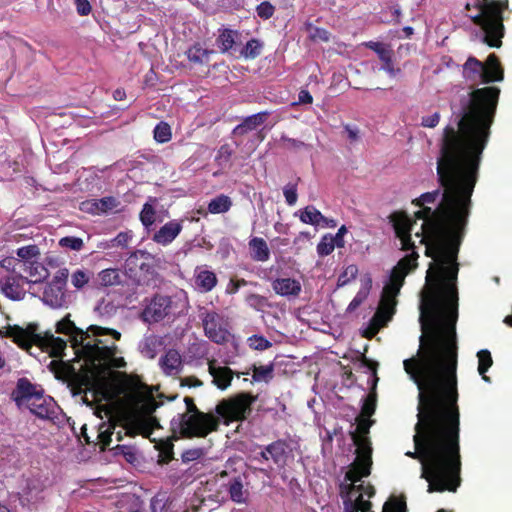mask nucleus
<instances>
[{"mask_svg":"<svg viewBox=\"0 0 512 512\" xmlns=\"http://www.w3.org/2000/svg\"><path fill=\"white\" fill-rule=\"evenodd\" d=\"M432 258L421 292L417 354L403 361L418 388L415 450L405 455L421 463L428 493L456 492L461 479L460 408L458 405V254Z\"/></svg>","mask_w":512,"mask_h":512,"instance_id":"1","label":"nucleus"},{"mask_svg":"<svg viewBox=\"0 0 512 512\" xmlns=\"http://www.w3.org/2000/svg\"><path fill=\"white\" fill-rule=\"evenodd\" d=\"M49 370L58 380L68 382L73 395H83L85 403L89 404L88 393L93 402L102 400L110 401L117 395L116 387L108 377L101 375L96 367L86 365L79 371L62 360H52L48 365Z\"/></svg>","mask_w":512,"mask_h":512,"instance_id":"2","label":"nucleus"},{"mask_svg":"<svg viewBox=\"0 0 512 512\" xmlns=\"http://www.w3.org/2000/svg\"><path fill=\"white\" fill-rule=\"evenodd\" d=\"M352 440L356 446V458L345 474V480L349 483L340 484V496L342 500L353 499L355 493L367 495L372 498L375 495V488L371 484L364 483L356 485L363 477H368L372 468V447L368 437H362L351 433Z\"/></svg>","mask_w":512,"mask_h":512,"instance_id":"3","label":"nucleus"},{"mask_svg":"<svg viewBox=\"0 0 512 512\" xmlns=\"http://www.w3.org/2000/svg\"><path fill=\"white\" fill-rule=\"evenodd\" d=\"M509 0H477V13L471 16L474 24L483 31V42L489 47L499 48L504 37L503 12L508 9Z\"/></svg>","mask_w":512,"mask_h":512,"instance_id":"4","label":"nucleus"},{"mask_svg":"<svg viewBox=\"0 0 512 512\" xmlns=\"http://www.w3.org/2000/svg\"><path fill=\"white\" fill-rule=\"evenodd\" d=\"M221 421L212 412L177 414L171 420V429L184 438H205L218 431Z\"/></svg>","mask_w":512,"mask_h":512,"instance_id":"5","label":"nucleus"},{"mask_svg":"<svg viewBox=\"0 0 512 512\" xmlns=\"http://www.w3.org/2000/svg\"><path fill=\"white\" fill-rule=\"evenodd\" d=\"M463 75L466 80L471 82L475 83L481 81L482 83L488 84L502 81L504 71L498 57L492 53L487 57L485 63L470 56L463 65Z\"/></svg>","mask_w":512,"mask_h":512,"instance_id":"6","label":"nucleus"},{"mask_svg":"<svg viewBox=\"0 0 512 512\" xmlns=\"http://www.w3.org/2000/svg\"><path fill=\"white\" fill-rule=\"evenodd\" d=\"M100 344H102L101 340H94L93 343H88L84 346V359L85 362L90 364V367H96L101 375L107 377V369L126 366L124 358L115 356L117 352L115 344L112 346Z\"/></svg>","mask_w":512,"mask_h":512,"instance_id":"7","label":"nucleus"},{"mask_svg":"<svg viewBox=\"0 0 512 512\" xmlns=\"http://www.w3.org/2000/svg\"><path fill=\"white\" fill-rule=\"evenodd\" d=\"M257 397L248 392H240L221 400L215 407L217 416L226 424L244 421L252 412V404Z\"/></svg>","mask_w":512,"mask_h":512,"instance_id":"8","label":"nucleus"},{"mask_svg":"<svg viewBox=\"0 0 512 512\" xmlns=\"http://www.w3.org/2000/svg\"><path fill=\"white\" fill-rule=\"evenodd\" d=\"M56 332L60 334L69 335L73 340V345L75 347H81V353L84 356V346L88 343H93L91 341V335L93 336H102V335H111L116 340L121 338V333L117 330L104 328L97 325H90L86 331L78 328L73 321L70 320V314L66 315L63 319H61L56 324Z\"/></svg>","mask_w":512,"mask_h":512,"instance_id":"9","label":"nucleus"},{"mask_svg":"<svg viewBox=\"0 0 512 512\" xmlns=\"http://www.w3.org/2000/svg\"><path fill=\"white\" fill-rule=\"evenodd\" d=\"M0 336L10 338L16 343L21 349L29 352L30 349L36 345L39 346L41 343V334L38 332V325L30 323L26 328H22L18 325L7 326L5 330H0Z\"/></svg>","mask_w":512,"mask_h":512,"instance_id":"10","label":"nucleus"},{"mask_svg":"<svg viewBox=\"0 0 512 512\" xmlns=\"http://www.w3.org/2000/svg\"><path fill=\"white\" fill-rule=\"evenodd\" d=\"M205 335L216 344L228 342L230 333L226 328L223 317L216 311L202 308L200 311Z\"/></svg>","mask_w":512,"mask_h":512,"instance_id":"11","label":"nucleus"},{"mask_svg":"<svg viewBox=\"0 0 512 512\" xmlns=\"http://www.w3.org/2000/svg\"><path fill=\"white\" fill-rule=\"evenodd\" d=\"M172 309V299L169 296L156 294L141 313L144 322L158 323L165 319Z\"/></svg>","mask_w":512,"mask_h":512,"instance_id":"12","label":"nucleus"},{"mask_svg":"<svg viewBox=\"0 0 512 512\" xmlns=\"http://www.w3.org/2000/svg\"><path fill=\"white\" fill-rule=\"evenodd\" d=\"M389 221L393 226L395 235L401 241V250L409 251V249L416 248L411 239V231L413 221L404 211H395L390 214Z\"/></svg>","mask_w":512,"mask_h":512,"instance_id":"13","label":"nucleus"},{"mask_svg":"<svg viewBox=\"0 0 512 512\" xmlns=\"http://www.w3.org/2000/svg\"><path fill=\"white\" fill-rule=\"evenodd\" d=\"M25 284H29L28 277L20 274H7L0 280L2 293L9 299L19 301L26 295Z\"/></svg>","mask_w":512,"mask_h":512,"instance_id":"14","label":"nucleus"},{"mask_svg":"<svg viewBox=\"0 0 512 512\" xmlns=\"http://www.w3.org/2000/svg\"><path fill=\"white\" fill-rule=\"evenodd\" d=\"M41 393H44L42 388H38L37 385L33 384L28 378H19L16 382V387L12 391L11 397L18 407L21 405L28 404Z\"/></svg>","mask_w":512,"mask_h":512,"instance_id":"15","label":"nucleus"},{"mask_svg":"<svg viewBox=\"0 0 512 512\" xmlns=\"http://www.w3.org/2000/svg\"><path fill=\"white\" fill-rule=\"evenodd\" d=\"M269 115L270 112L261 111L245 117L242 122L232 130V136L236 139L235 144L239 146L242 143V138L249 132L256 130L261 126L268 119Z\"/></svg>","mask_w":512,"mask_h":512,"instance_id":"16","label":"nucleus"},{"mask_svg":"<svg viewBox=\"0 0 512 512\" xmlns=\"http://www.w3.org/2000/svg\"><path fill=\"white\" fill-rule=\"evenodd\" d=\"M29 411L43 420H53L56 417V403L50 396L41 393L27 404Z\"/></svg>","mask_w":512,"mask_h":512,"instance_id":"17","label":"nucleus"},{"mask_svg":"<svg viewBox=\"0 0 512 512\" xmlns=\"http://www.w3.org/2000/svg\"><path fill=\"white\" fill-rule=\"evenodd\" d=\"M365 46L378 55L383 63L381 68L386 71L389 76L395 77L401 72L400 68L394 67L393 51L387 45L381 42L369 41L365 43Z\"/></svg>","mask_w":512,"mask_h":512,"instance_id":"18","label":"nucleus"},{"mask_svg":"<svg viewBox=\"0 0 512 512\" xmlns=\"http://www.w3.org/2000/svg\"><path fill=\"white\" fill-rule=\"evenodd\" d=\"M182 229L183 220H171L153 234L152 240L159 245L167 246L178 237Z\"/></svg>","mask_w":512,"mask_h":512,"instance_id":"19","label":"nucleus"},{"mask_svg":"<svg viewBox=\"0 0 512 512\" xmlns=\"http://www.w3.org/2000/svg\"><path fill=\"white\" fill-rule=\"evenodd\" d=\"M208 371L212 376V383L220 390H226L232 382L233 371L227 366H217L216 360L208 361Z\"/></svg>","mask_w":512,"mask_h":512,"instance_id":"20","label":"nucleus"},{"mask_svg":"<svg viewBox=\"0 0 512 512\" xmlns=\"http://www.w3.org/2000/svg\"><path fill=\"white\" fill-rule=\"evenodd\" d=\"M43 302L54 309L67 307L68 295L66 288L48 284L43 292Z\"/></svg>","mask_w":512,"mask_h":512,"instance_id":"21","label":"nucleus"},{"mask_svg":"<svg viewBox=\"0 0 512 512\" xmlns=\"http://www.w3.org/2000/svg\"><path fill=\"white\" fill-rule=\"evenodd\" d=\"M159 364L166 375L174 376L182 370V358L175 349H169L165 355L160 358Z\"/></svg>","mask_w":512,"mask_h":512,"instance_id":"22","label":"nucleus"},{"mask_svg":"<svg viewBox=\"0 0 512 512\" xmlns=\"http://www.w3.org/2000/svg\"><path fill=\"white\" fill-rule=\"evenodd\" d=\"M194 281L196 288L200 292L207 293L216 287L218 278L213 271L197 267L195 269Z\"/></svg>","mask_w":512,"mask_h":512,"instance_id":"23","label":"nucleus"},{"mask_svg":"<svg viewBox=\"0 0 512 512\" xmlns=\"http://www.w3.org/2000/svg\"><path fill=\"white\" fill-rule=\"evenodd\" d=\"M272 288L280 296L296 297L301 292V283L292 278H277L272 282Z\"/></svg>","mask_w":512,"mask_h":512,"instance_id":"24","label":"nucleus"},{"mask_svg":"<svg viewBox=\"0 0 512 512\" xmlns=\"http://www.w3.org/2000/svg\"><path fill=\"white\" fill-rule=\"evenodd\" d=\"M289 444L285 439H278L266 446L270 459L277 466H284L289 453Z\"/></svg>","mask_w":512,"mask_h":512,"instance_id":"25","label":"nucleus"},{"mask_svg":"<svg viewBox=\"0 0 512 512\" xmlns=\"http://www.w3.org/2000/svg\"><path fill=\"white\" fill-rule=\"evenodd\" d=\"M157 204L158 198L150 196L148 197L147 201L143 204L142 209L139 213V220L146 230H150V228L157 221H161L157 217Z\"/></svg>","mask_w":512,"mask_h":512,"instance_id":"26","label":"nucleus"},{"mask_svg":"<svg viewBox=\"0 0 512 512\" xmlns=\"http://www.w3.org/2000/svg\"><path fill=\"white\" fill-rule=\"evenodd\" d=\"M66 341L60 337H55L51 333L41 335L40 348L46 349L52 357H61L66 349Z\"/></svg>","mask_w":512,"mask_h":512,"instance_id":"27","label":"nucleus"},{"mask_svg":"<svg viewBox=\"0 0 512 512\" xmlns=\"http://www.w3.org/2000/svg\"><path fill=\"white\" fill-rule=\"evenodd\" d=\"M44 484L38 479L28 480L27 485L22 493V502H27L28 504H37L41 500L44 499Z\"/></svg>","mask_w":512,"mask_h":512,"instance_id":"28","label":"nucleus"},{"mask_svg":"<svg viewBox=\"0 0 512 512\" xmlns=\"http://www.w3.org/2000/svg\"><path fill=\"white\" fill-rule=\"evenodd\" d=\"M23 263L25 265H22V271L27 273L30 277L28 278L29 283H40L48 278L49 272L42 263L35 260Z\"/></svg>","mask_w":512,"mask_h":512,"instance_id":"29","label":"nucleus"},{"mask_svg":"<svg viewBox=\"0 0 512 512\" xmlns=\"http://www.w3.org/2000/svg\"><path fill=\"white\" fill-rule=\"evenodd\" d=\"M238 37V31L229 28H220L216 38V45L219 48V51L224 54L232 50L236 45Z\"/></svg>","mask_w":512,"mask_h":512,"instance_id":"30","label":"nucleus"},{"mask_svg":"<svg viewBox=\"0 0 512 512\" xmlns=\"http://www.w3.org/2000/svg\"><path fill=\"white\" fill-rule=\"evenodd\" d=\"M251 258L254 261L265 262L270 258L267 242L261 237H252L248 242Z\"/></svg>","mask_w":512,"mask_h":512,"instance_id":"31","label":"nucleus"},{"mask_svg":"<svg viewBox=\"0 0 512 512\" xmlns=\"http://www.w3.org/2000/svg\"><path fill=\"white\" fill-rule=\"evenodd\" d=\"M115 427L116 424L111 422H103L99 425L96 435L97 442H95V444L99 446L100 451L103 452L109 447L112 441V435L114 434Z\"/></svg>","mask_w":512,"mask_h":512,"instance_id":"32","label":"nucleus"},{"mask_svg":"<svg viewBox=\"0 0 512 512\" xmlns=\"http://www.w3.org/2000/svg\"><path fill=\"white\" fill-rule=\"evenodd\" d=\"M344 512H374L372 510V503L369 500H364L362 494H358L355 499H344Z\"/></svg>","mask_w":512,"mask_h":512,"instance_id":"33","label":"nucleus"},{"mask_svg":"<svg viewBox=\"0 0 512 512\" xmlns=\"http://www.w3.org/2000/svg\"><path fill=\"white\" fill-rule=\"evenodd\" d=\"M228 493L235 503L246 502V491L243 489V482L240 476L232 478L228 483Z\"/></svg>","mask_w":512,"mask_h":512,"instance_id":"34","label":"nucleus"},{"mask_svg":"<svg viewBox=\"0 0 512 512\" xmlns=\"http://www.w3.org/2000/svg\"><path fill=\"white\" fill-rule=\"evenodd\" d=\"M212 53L213 51L204 49L200 43H196L186 51V56L190 62L202 64L208 62Z\"/></svg>","mask_w":512,"mask_h":512,"instance_id":"35","label":"nucleus"},{"mask_svg":"<svg viewBox=\"0 0 512 512\" xmlns=\"http://www.w3.org/2000/svg\"><path fill=\"white\" fill-rule=\"evenodd\" d=\"M232 206L231 199L224 194L213 198L208 204V211L211 214H222L227 212Z\"/></svg>","mask_w":512,"mask_h":512,"instance_id":"36","label":"nucleus"},{"mask_svg":"<svg viewBox=\"0 0 512 512\" xmlns=\"http://www.w3.org/2000/svg\"><path fill=\"white\" fill-rule=\"evenodd\" d=\"M394 314L395 313L391 311V308L386 309V307L378 306L375 314L371 319V326L375 328V332H377L378 329L386 326Z\"/></svg>","mask_w":512,"mask_h":512,"instance_id":"37","label":"nucleus"},{"mask_svg":"<svg viewBox=\"0 0 512 512\" xmlns=\"http://www.w3.org/2000/svg\"><path fill=\"white\" fill-rule=\"evenodd\" d=\"M300 221L304 224L320 225L321 219H324V215L314 206H306L300 211Z\"/></svg>","mask_w":512,"mask_h":512,"instance_id":"38","label":"nucleus"},{"mask_svg":"<svg viewBox=\"0 0 512 512\" xmlns=\"http://www.w3.org/2000/svg\"><path fill=\"white\" fill-rule=\"evenodd\" d=\"M263 46V42L259 39L252 38L241 49L240 56L245 59H255L262 53Z\"/></svg>","mask_w":512,"mask_h":512,"instance_id":"39","label":"nucleus"},{"mask_svg":"<svg viewBox=\"0 0 512 512\" xmlns=\"http://www.w3.org/2000/svg\"><path fill=\"white\" fill-rule=\"evenodd\" d=\"M411 253L405 255L401 258L397 264L394 266L396 269L405 272L408 275L411 271H413L417 266V260L419 258L418 253L415 251V248L410 249Z\"/></svg>","mask_w":512,"mask_h":512,"instance_id":"40","label":"nucleus"},{"mask_svg":"<svg viewBox=\"0 0 512 512\" xmlns=\"http://www.w3.org/2000/svg\"><path fill=\"white\" fill-rule=\"evenodd\" d=\"M478 357V372L485 382H490V378L486 375V372L493 364V359L490 351L483 349L477 353Z\"/></svg>","mask_w":512,"mask_h":512,"instance_id":"41","label":"nucleus"},{"mask_svg":"<svg viewBox=\"0 0 512 512\" xmlns=\"http://www.w3.org/2000/svg\"><path fill=\"white\" fill-rule=\"evenodd\" d=\"M253 370V380L255 382L265 381L269 382L274 376V364L270 363L269 365L264 366H256L252 365Z\"/></svg>","mask_w":512,"mask_h":512,"instance_id":"42","label":"nucleus"},{"mask_svg":"<svg viewBox=\"0 0 512 512\" xmlns=\"http://www.w3.org/2000/svg\"><path fill=\"white\" fill-rule=\"evenodd\" d=\"M99 281L104 286H113L121 283V275L118 269H104L99 273Z\"/></svg>","mask_w":512,"mask_h":512,"instance_id":"43","label":"nucleus"},{"mask_svg":"<svg viewBox=\"0 0 512 512\" xmlns=\"http://www.w3.org/2000/svg\"><path fill=\"white\" fill-rule=\"evenodd\" d=\"M372 285V280L370 277L367 278L366 286L365 288L360 289L355 297L352 299V301L349 303L346 311L351 313L355 311L368 297L369 290Z\"/></svg>","mask_w":512,"mask_h":512,"instance_id":"44","label":"nucleus"},{"mask_svg":"<svg viewBox=\"0 0 512 512\" xmlns=\"http://www.w3.org/2000/svg\"><path fill=\"white\" fill-rule=\"evenodd\" d=\"M22 265L25 264L13 256L5 257L0 261V267L4 269L7 274H20L22 272Z\"/></svg>","mask_w":512,"mask_h":512,"instance_id":"45","label":"nucleus"},{"mask_svg":"<svg viewBox=\"0 0 512 512\" xmlns=\"http://www.w3.org/2000/svg\"><path fill=\"white\" fill-rule=\"evenodd\" d=\"M154 139L158 143H166L170 141L172 137L171 127L168 123L161 121L154 128Z\"/></svg>","mask_w":512,"mask_h":512,"instance_id":"46","label":"nucleus"},{"mask_svg":"<svg viewBox=\"0 0 512 512\" xmlns=\"http://www.w3.org/2000/svg\"><path fill=\"white\" fill-rule=\"evenodd\" d=\"M16 255L22 262L33 261L32 259L37 258L40 255V250L37 245H27L18 248L16 250Z\"/></svg>","mask_w":512,"mask_h":512,"instance_id":"47","label":"nucleus"},{"mask_svg":"<svg viewBox=\"0 0 512 512\" xmlns=\"http://www.w3.org/2000/svg\"><path fill=\"white\" fill-rule=\"evenodd\" d=\"M406 501L404 497H392L383 506L382 512H406Z\"/></svg>","mask_w":512,"mask_h":512,"instance_id":"48","label":"nucleus"},{"mask_svg":"<svg viewBox=\"0 0 512 512\" xmlns=\"http://www.w3.org/2000/svg\"><path fill=\"white\" fill-rule=\"evenodd\" d=\"M376 394L374 392L368 394L363 401L361 413L359 416L369 418L375 413L376 410Z\"/></svg>","mask_w":512,"mask_h":512,"instance_id":"49","label":"nucleus"},{"mask_svg":"<svg viewBox=\"0 0 512 512\" xmlns=\"http://www.w3.org/2000/svg\"><path fill=\"white\" fill-rule=\"evenodd\" d=\"M151 510L152 512H175L173 502L159 496L151 500Z\"/></svg>","mask_w":512,"mask_h":512,"instance_id":"50","label":"nucleus"},{"mask_svg":"<svg viewBox=\"0 0 512 512\" xmlns=\"http://www.w3.org/2000/svg\"><path fill=\"white\" fill-rule=\"evenodd\" d=\"M335 246L332 241V235L326 234L317 245V253L321 257L328 256L334 251Z\"/></svg>","mask_w":512,"mask_h":512,"instance_id":"51","label":"nucleus"},{"mask_svg":"<svg viewBox=\"0 0 512 512\" xmlns=\"http://www.w3.org/2000/svg\"><path fill=\"white\" fill-rule=\"evenodd\" d=\"M249 347L253 350L263 351L272 346V343L261 335H252L248 338Z\"/></svg>","mask_w":512,"mask_h":512,"instance_id":"52","label":"nucleus"},{"mask_svg":"<svg viewBox=\"0 0 512 512\" xmlns=\"http://www.w3.org/2000/svg\"><path fill=\"white\" fill-rule=\"evenodd\" d=\"M59 245L63 248H69L74 251H80L84 246V242L79 237L66 236L59 240Z\"/></svg>","mask_w":512,"mask_h":512,"instance_id":"53","label":"nucleus"},{"mask_svg":"<svg viewBox=\"0 0 512 512\" xmlns=\"http://www.w3.org/2000/svg\"><path fill=\"white\" fill-rule=\"evenodd\" d=\"M358 275V267L355 264L348 265L338 278V285L344 286Z\"/></svg>","mask_w":512,"mask_h":512,"instance_id":"54","label":"nucleus"},{"mask_svg":"<svg viewBox=\"0 0 512 512\" xmlns=\"http://www.w3.org/2000/svg\"><path fill=\"white\" fill-rule=\"evenodd\" d=\"M89 280V273L80 269L76 270L71 276L72 285L77 289L83 288L89 282Z\"/></svg>","mask_w":512,"mask_h":512,"instance_id":"55","label":"nucleus"},{"mask_svg":"<svg viewBox=\"0 0 512 512\" xmlns=\"http://www.w3.org/2000/svg\"><path fill=\"white\" fill-rule=\"evenodd\" d=\"M356 421H357V430L354 431L353 433H356L357 435L362 436V437H366V435L369 433L370 427L373 425L374 421L369 418L362 417V416H358Z\"/></svg>","mask_w":512,"mask_h":512,"instance_id":"56","label":"nucleus"},{"mask_svg":"<svg viewBox=\"0 0 512 512\" xmlns=\"http://www.w3.org/2000/svg\"><path fill=\"white\" fill-rule=\"evenodd\" d=\"M256 12L260 18L268 20L274 15L275 7L270 2L263 1L256 7Z\"/></svg>","mask_w":512,"mask_h":512,"instance_id":"57","label":"nucleus"},{"mask_svg":"<svg viewBox=\"0 0 512 512\" xmlns=\"http://www.w3.org/2000/svg\"><path fill=\"white\" fill-rule=\"evenodd\" d=\"M283 194H284L286 203L289 206L295 205L297 202V199H298L297 184H291V183L287 184L283 188Z\"/></svg>","mask_w":512,"mask_h":512,"instance_id":"58","label":"nucleus"},{"mask_svg":"<svg viewBox=\"0 0 512 512\" xmlns=\"http://www.w3.org/2000/svg\"><path fill=\"white\" fill-rule=\"evenodd\" d=\"M204 456V450L202 448H192L185 450L182 455V461L189 463L195 460H199Z\"/></svg>","mask_w":512,"mask_h":512,"instance_id":"59","label":"nucleus"},{"mask_svg":"<svg viewBox=\"0 0 512 512\" xmlns=\"http://www.w3.org/2000/svg\"><path fill=\"white\" fill-rule=\"evenodd\" d=\"M96 207L101 212L113 210L117 206V201L114 197H103L96 202Z\"/></svg>","mask_w":512,"mask_h":512,"instance_id":"60","label":"nucleus"},{"mask_svg":"<svg viewBox=\"0 0 512 512\" xmlns=\"http://www.w3.org/2000/svg\"><path fill=\"white\" fill-rule=\"evenodd\" d=\"M69 271L66 268L59 269L49 284L66 288Z\"/></svg>","mask_w":512,"mask_h":512,"instance_id":"61","label":"nucleus"},{"mask_svg":"<svg viewBox=\"0 0 512 512\" xmlns=\"http://www.w3.org/2000/svg\"><path fill=\"white\" fill-rule=\"evenodd\" d=\"M406 276L407 275L405 272H402V271L396 269L395 267H393V269L391 270L390 276H389L388 283L394 284V285L402 288V286L405 283Z\"/></svg>","mask_w":512,"mask_h":512,"instance_id":"62","label":"nucleus"},{"mask_svg":"<svg viewBox=\"0 0 512 512\" xmlns=\"http://www.w3.org/2000/svg\"><path fill=\"white\" fill-rule=\"evenodd\" d=\"M310 37L313 41L329 42L331 33L325 28L314 27Z\"/></svg>","mask_w":512,"mask_h":512,"instance_id":"63","label":"nucleus"},{"mask_svg":"<svg viewBox=\"0 0 512 512\" xmlns=\"http://www.w3.org/2000/svg\"><path fill=\"white\" fill-rule=\"evenodd\" d=\"M232 153L230 146L228 144H224L219 148L216 160L220 165L226 164L230 161Z\"/></svg>","mask_w":512,"mask_h":512,"instance_id":"64","label":"nucleus"}]
</instances>
